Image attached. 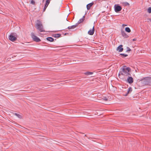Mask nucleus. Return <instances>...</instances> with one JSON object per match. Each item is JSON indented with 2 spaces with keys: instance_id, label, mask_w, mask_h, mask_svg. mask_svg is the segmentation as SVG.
Instances as JSON below:
<instances>
[{
  "instance_id": "f257e3e1",
  "label": "nucleus",
  "mask_w": 151,
  "mask_h": 151,
  "mask_svg": "<svg viewBox=\"0 0 151 151\" xmlns=\"http://www.w3.org/2000/svg\"><path fill=\"white\" fill-rule=\"evenodd\" d=\"M130 69L129 68H126L125 66H124L121 73L119 74L118 76L119 77H121L122 75L125 76L130 75Z\"/></svg>"
},
{
  "instance_id": "f03ea898",
  "label": "nucleus",
  "mask_w": 151,
  "mask_h": 151,
  "mask_svg": "<svg viewBox=\"0 0 151 151\" xmlns=\"http://www.w3.org/2000/svg\"><path fill=\"white\" fill-rule=\"evenodd\" d=\"M35 27L37 29L41 32L45 31L42 24L41 22L39 20L37 21V23L35 24Z\"/></svg>"
},
{
  "instance_id": "7ed1b4c3",
  "label": "nucleus",
  "mask_w": 151,
  "mask_h": 151,
  "mask_svg": "<svg viewBox=\"0 0 151 151\" xmlns=\"http://www.w3.org/2000/svg\"><path fill=\"white\" fill-rule=\"evenodd\" d=\"M31 36L33 39L36 42H39L41 41L40 40L35 36L33 33H31Z\"/></svg>"
},
{
  "instance_id": "20e7f679",
  "label": "nucleus",
  "mask_w": 151,
  "mask_h": 151,
  "mask_svg": "<svg viewBox=\"0 0 151 151\" xmlns=\"http://www.w3.org/2000/svg\"><path fill=\"white\" fill-rule=\"evenodd\" d=\"M122 9L121 6L118 5H115L114 6V9L115 11L117 12L120 11Z\"/></svg>"
},
{
  "instance_id": "39448f33",
  "label": "nucleus",
  "mask_w": 151,
  "mask_h": 151,
  "mask_svg": "<svg viewBox=\"0 0 151 151\" xmlns=\"http://www.w3.org/2000/svg\"><path fill=\"white\" fill-rule=\"evenodd\" d=\"M9 39L12 41H14L16 40L17 38L12 34L9 35L8 37Z\"/></svg>"
},
{
  "instance_id": "423d86ee",
  "label": "nucleus",
  "mask_w": 151,
  "mask_h": 151,
  "mask_svg": "<svg viewBox=\"0 0 151 151\" xmlns=\"http://www.w3.org/2000/svg\"><path fill=\"white\" fill-rule=\"evenodd\" d=\"M133 78L129 76L127 78V81L129 84H132L133 82Z\"/></svg>"
},
{
  "instance_id": "0eeeda50",
  "label": "nucleus",
  "mask_w": 151,
  "mask_h": 151,
  "mask_svg": "<svg viewBox=\"0 0 151 151\" xmlns=\"http://www.w3.org/2000/svg\"><path fill=\"white\" fill-rule=\"evenodd\" d=\"M94 26H93L92 27V29H90L88 32V34L90 35H93L94 32Z\"/></svg>"
},
{
  "instance_id": "6e6552de",
  "label": "nucleus",
  "mask_w": 151,
  "mask_h": 151,
  "mask_svg": "<svg viewBox=\"0 0 151 151\" xmlns=\"http://www.w3.org/2000/svg\"><path fill=\"white\" fill-rule=\"evenodd\" d=\"M123 45H120L117 48L116 50L119 52H122L123 51V49L122 48Z\"/></svg>"
},
{
  "instance_id": "1a4fd4ad",
  "label": "nucleus",
  "mask_w": 151,
  "mask_h": 151,
  "mask_svg": "<svg viewBox=\"0 0 151 151\" xmlns=\"http://www.w3.org/2000/svg\"><path fill=\"white\" fill-rule=\"evenodd\" d=\"M132 91V88L131 87H129L128 89L127 93H126V94L124 95V96H127L129 93H131V92Z\"/></svg>"
},
{
  "instance_id": "9d476101",
  "label": "nucleus",
  "mask_w": 151,
  "mask_h": 151,
  "mask_svg": "<svg viewBox=\"0 0 151 151\" xmlns=\"http://www.w3.org/2000/svg\"><path fill=\"white\" fill-rule=\"evenodd\" d=\"M93 4V2H91L90 4H88L87 5L86 7L87 9L88 10H89L90 9L91 7L92 6V5Z\"/></svg>"
},
{
  "instance_id": "9b49d317",
  "label": "nucleus",
  "mask_w": 151,
  "mask_h": 151,
  "mask_svg": "<svg viewBox=\"0 0 151 151\" xmlns=\"http://www.w3.org/2000/svg\"><path fill=\"white\" fill-rule=\"evenodd\" d=\"M121 33L122 36L125 38H127L128 37V36L123 31H121Z\"/></svg>"
},
{
  "instance_id": "f8f14e48",
  "label": "nucleus",
  "mask_w": 151,
  "mask_h": 151,
  "mask_svg": "<svg viewBox=\"0 0 151 151\" xmlns=\"http://www.w3.org/2000/svg\"><path fill=\"white\" fill-rule=\"evenodd\" d=\"M122 4L124 6L129 5V3L127 2H122Z\"/></svg>"
},
{
  "instance_id": "ddd939ff",
  "label": "nucleus",
  "mask_w": 151,
  "mask_h": 151,
  "mask_svg": "<svg viewBox=\"0 0 151 151\" xmlns=\"http://www.w3.org/2000/svg\"><path fill=\"white\" fill-rule=\"evenodd\" d=\"M47 40L48 41H49L50 42H53L54 40V39L51 37H47Z\"/></svg>"
},
{
  "instance_id": "4468645a",
  "label": "nucleus",
  "mask_w": 151,
  "mask_h": 151,
  "mask_svg": "<svg viewBox=\"0 0 151 151\" xmlns=\"http://www.w3.org/2000/svg\"><path fill=\"white\" fill-rule=\"evenodd\" d=\"M125 31L128 33H129L131 32V30L129 27H126L125 28Z\"/></svg>"
},
{
  "instance_id": "2eb2a0df",
  "label": "nucleus",
  "mask_w": 151,
  "mask_h": 151,
  "mask_svg": "<svg viewBox=\"0 0 151 151\" xmlns=\"http://www.w3.org/2000/svg\"><path fill=\"white\" fill-rule=\"evenodd\" d=\"M76 27V25H74L71 26H69L68 27L69 29H73L75 28Z\"/></svg>"
},
{
  "instance_id": "dca6fc26",
  "label": "nucleus",
  "mask_w": 151,
  "mask_h": 151,
  "mask_svg": "<svg viewBox=\"0 0 151 151\" xmlns=\"http://www.w3.org/2000/svg\"><path fill=\"white\" fill-rule=\"evenodd\" d=\"M93 73L90 72H87L85 73V74L87 76L91 75Z\"/></svg>"
},
{
  "instance_id": "f3484780",
  "label": "nucleus",
  "mask_w": 151,
  "mask_h": 151,
  "mask_svg": "<svg viewBox=\"0 0 151 151\" xmlns=\"http://www.w3.org/2000/svg\"><path fill=\"white\" fill-rule=\"evenodd\" d=\"M50 2V0H47L46 1L45 4V5H46L47 6H48V5L49 4Z\"/></svg>"
},
{
  "instance_id": "a211bd4d",
  "label": "nucleus",
  "mask_w": 151,
  "mask_h": 151,
  "mask_svg": "<svg viewBox=\"0 0 151 151\" xmlns=\"http://www.w3.org/2000/svg\"><path fill=\"white\" fill-rule=\"evenodd\" d=\"M60 36V35L59 34H56L54 35V36L55 37H58Z\"/></svg>"
},
{
  "instance_id": "6ab92c4d",
  "label": "nucleus",
  "mask_w": 151,
  "mask_h": 151,
  "mask_svg": "<svg viewBox=\"0 0 151 151\" xmlns=\"http://www.w3.org/2000/svg\"><path fill=\"white\" fill-rule=\"evenodd\" d=\"M103 97H101V98L102 99L104 100H105L106 101H107L108 100V99L107 98L105 97L102 96Z\"/></svg>"
},
{
  "instance_id": "aec40b11",
  "label": "nucleus",
  "mask_w": 151,
  "mask_h": 151,
  "mask_svg": "<svg viewBox=\"0 0 151 151\" xmlns=\"http://www.w3.org/2000/svg\"><path fill=\"white\" fill-rule=\"evenodd\" d=\"M148 12L149 13H151V7H150L147 9Z\"/></svg>"
},
{
  "instance_id": "412c9836",
  "label": "nucleus",
  "mask_w": 151,
  "mask_h": 151,
  "mask_svg": "<svg viewBox=\"0 0 151 151\" xmlns=\"http://www.w3.org/2000/svg\"><path fill=\"white\" fill-rule=\"evenodd\" d=\"M15 115H16L19 118H21L22 117L21 116V115H20L19 114H17V113H15Z\"/></svg>"
},
{
  "instance_id": "4be33fe9",
  "label": "nucleus",
  "mask_w": 151,
  "mask_h": 151,
  "mask_svg": "<svg viewBox=\"0 0 151 151\" xmlns=\"http://www.w3.org/2000/svg\"><path fill=\"white\" fill-rule=\"evenodd\" d=\"M31 3L33 4H35V1L34 0H32L31 1Z\"/></svg>"
},
{
  "instance_id": "5701e85b",
  "label": "nucleus",
  "mask_w": 151,
  "mask_h": 151,
  "mask_svg": "<svg viewBox=\"0 0 151 151\" xmlns=\"http://www.w3.org/2000/svg\"><path fill=\"white\" fill-rule=\"evenodd\" d=\"M121 55H123L124 57H126L127 56V54H120Z\"/></svg>"
},
{
  "instance_id": "b1692460",
  "label": "nucleus",
  "mask_w": 151,
  "mask_h": 151,
  "mask_svg": "<svg viewBox=\"0 0 151 151\" xmlns=\"http://www.w3.org/2000/svg\"><path fill=\"white\" fill-rule=\"evenodd\" d=\"M47 6H46V5H45V6H44V10H43V12H45V9H46L47 7Z\"/></svg>"
},
{
  "instance_id": "393cba45",
  "label": "nucleus",
  "mask_w": 151,
  "mask_h": 151,
  "mask_svg": "<svg viewBox=\"0 0 151 151\" xmlns=\"http://www.w3.org/2000/svg\"><path fill=\"white\" fill-rule=\"evenodd\" d=\"M127 25H126V24H123L122 25V26L123 27H124V26H127Z\"/></svg>"
},
{
  "instance_id": "a878e982",
  "label": "nucleus",
  "mask_w": 151,
  "mask_h": 151,
  "mask_svg": "<svg viewBox=\"0 0 151 151\" xmlns=\"http://www.w3.org/2000/svg\"><path fill=\"white\" fill-rule=\"evenodd\" d=\"M127 51H130L131 50V49H130V48H129V47H128L127 48Z\"/></svg>"
},
{
  "instance_id": "bb28decb",
  "label": "nucleus",
  "mask_w": 151,
  "mask_h": 151,
  "mask_svg": "<svg viewBox=\"0 0 151 151\" xmlns=\"http://www.w3.org/2000/svg\"><path fill=\"white\" fill-rule=\"evenodd\" d=\"M148 20H149V21L151 22V19H148Z\"/></svg>"
},
{
  "instance_id": "cd10ccee",
  "label": "nucleus",
  "mask_w": 151,
  "mask_h": 151,
  "mask_svg": "<svg viewBox=\"0 0 151 151\" xmlns=\"http://www.w3.org/2000/svg\"><path fill=\"white\" fill-rule=\"evenodd\" d=\"M136 40V39H133V41H134Z\"/></svg>"
},
{
  "instance_id": "c85d7f7f",
  "label": "nucleus",
  "mask_w": 151,
  "mask_h": 151,
  "mask_svg": "<svg viewBox=\"0 0 151 151\" xmlns=\"http://www.w3.org/2000/svg\"><path fill=\"white\" fill-rule=\"evenodd\" d=\"M44 0H43V1H44Z\"/></svg>"
}]
</instances>
